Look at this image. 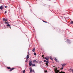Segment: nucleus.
Here are the masks:
<instances>
[{"label":"nucleus","instance_id":"nucleus-1","mask_svg":"<svg viewBox=\"0 0 73 73\" xmlns=\"http://www.w3.org/2000/svg\"><path fill=\"white\" fill-rule=\"evenodd\" d=\"M54 71L55 72V73H58L60 72V71L57 70V68H56L54 69Z\"/></svg>","mask_w":73,"mask_h":73},{"label":"nucleus","instance_id":"nucleus-2","mask_svg":"<svg viewBox=\"0 0 73 73\" xmlns=\"http://www.w3.org/2000/svg\"><path fill=\"white\" fill-rule=\"evenodd\" d=\"M44 62H46V65L48 66V63L49 62H48V61H47L46 60H44Z\"/></svg>","mask_w":73,"mask_h":73},{"label":"nucleus","instance_id":"nucleus-3","mask_svg":"<svg viewBox=\"0 0 73 73\" xmlns=\"http://www.w3.org/2000/svg\"><path fill=\"white\" fill-rule=\"evenodd\" d=\"M32 60H30L29 61V66H32Z\"/></svg>","mask_w":73,"mask_h":73},{"label":"nucleus","instance_id":"nucleus-4","mask_svg":"<svg viewBox=\"0 0 73 73\" xmlns=\"http://www.w3.org/2000/svg\"><path fill=\"white\" fill-rule=\"evenodd\" d=\"M3 21H8L7 19H5V18H4L3 19Z\"/></svg>","mask_w":73,"mask_h":73},{"label":"nucleus","instance_id":"nucleus-5","mask_svg":"<svg viewBox=\"0 0 73 73\" xmlns=\"http://www.w3.org/2000/svg\"><path fill=\"white\" fill-rule=\"evenodd\" d=\"M54 60H55L56 62H58V61L57 59H56V58H54Z\"/></svg>","mask_w":73,"mask_h":73},{"label":"nucleus","instance_id":"nucleus-6","mask_svg":"<svg viewBox=\"0 0 73 73\" xmlns=\"http://www.w3.org/2000/svg\"><path fill=\"white\" fill-rule=\"evenodd\" d=\"M5 23L6 24H9V22L8 21H5Z\"/></svg>","mask_w":73,"mask_h":73},{"label":"nucleus","instance_id":"nucleus-7","mask_svg":"<svg viewBox=\"0 0 73 73\" xmlns=\"http://www.w3.org/2000/svg\"><path fill=\"white\" fill-rule=\"evenodd\" d=\"M33 62H36V63H38V61H37L36 60H33Z\"/></svg>","mask_w":73,"mask_h":73},{"label":"nucleus","instance_id":"nucleus-8","mask_svg":"<svg viewBox=\"0 0 73 73\" xmlns=\"http://www.w3.org/2000/svg\"><path fill=\"white\" fill-rule=\"evenodd\" d=\"M3 9V7L1 6L0 7V9H1V10H2Z\"/></svg>","mask_w":73,"mask_h":73},{"label":"nucleus","instance_id":"nucleus-9","mask_svg":"<svg viewBox=\"0 0 73 73\" xmlns=\"http://www.w3.org/2000/svg\"><path fill=\"white\" fill-rule=\"evenodd\" d=\"M44 58L47 61H48L49 60V59L45 57Z\"/></svg>","mask_w":73,"mask_h":73},{"label":"nucleus","instance_id":"nucleus-10","mask_svg":"<svg viewBox=\"0 0 73 73\" xmlns=\"http://www.w3.org/2000/svg\"><path fill=\"white\" fill-rule=\"evenodd\" d=\"M29 58V55H27V59H28V58Z\"/></svg>","mask_w":73,"mask_h":73},{"label":"nucleus","instance_id":"nucleus-11","mask_svg":"<svg viewBox=\"0 0 73 73\" xmlns=\"http://www.w3.org/2000/svg\"><path fill=\"white\" fill-rule=\"evenodd\" d=\"M29 69L30 70V73H31L32 72V68H30Z\"/></svg>","mask_w":73,"mask_h":73},{"label":"nucleus","instance_id":"nucleus-12","mask_svg":"<svg viewBox=\"0 0 73 73\" xmlns=\"http://www.w3.org/2000/svg\"><path fill=\"white\" fill-rule=\"evenodd\" d=\"M32 51L33 52H35V48H34V49H33Z\"/></svg>","mask_w":73,"mask_h":73},{"label":"nucleus","instance_id":"nucleus-13","mask_svg":"<svg viewBox=\"0 0 73 73\" xmlns=\"http://www.w3.org/2000/svg\"><path fill=\"white\" fill-rule=\"evenodd\" d=\"M15 69V68H13L10 70V71H12L13 70Z\"/></svg>","mask_w":73,"mask_h":73},{"label":"nucleus","instance_id":"nucleus-14","mask_svg":"<svg viewBox=\"0 0 73 73\" xmlns=\"http://www.w3.org/2000/svg\"><path fill=\"white\" fill-rule=\"evenodd\" d=\"M66 64H63L62 66H65V65H66Z\"/></svg>","mask_w":73,"mask_h":73},{"label":"nucleus","instance_id":"nucleus-15","mask_svg":"<svg viewBox=\"0 0 73 73\" xmlns=\"http://www.w3.org/2000/svg\"><path fill=\"white\" fill-rule=\"evenodd\" d=\"M32 65V66H35V64H33Z\"/></svg>","mask_w":73,"mask_h":73},{"label":"nucleus","instance_id":"nucleus-16","mask_svg":"<svg viewBox=\"0 0 73 73\" xmlns=\"http://www.w3.org/2000/svg\"><path fill=\"white\" fill-rule=\"evenodd\" d=\"M7 68L8 69H11V68L10 67H8Z\"/></svg>","mask_w":73,"mask_h":73},{"label":"nucleus","instance_id":"nucleus-17","mask_svg":"<svg viewBox=\"0 0 73 73\" xmlns=\"http://www.w3.org/2000/svg\"><path fill=\"white\" fill-rule=\"evenodd\" d=\"M25 72V70H24L23 71V73H24Z\"/></svg>","mask_w":73,"mask_h":73},{"label":"nucleus","instance_id":"nucleus-18","mask_svg":"<svg viewBox=\"0 0 73 73\" xmlns=\"http://www.w3.org/2000/svg\"><path fill=\"white\" fill-rule=\"evenodd\" d=\"M59 73H65L64 72L61 71V72H60Z\"/></svg>","mask_w":73,"mask_h":73},{"label":"nucleus","instance_id":"nucleus-19","mask_svg":"<svg viewBox=\"0 0 73 73\" xmlns=\"http://www.w3.org/2000/svg\"><path fill=\"white\" fill-rule=\"evenodd\" d=\"M7 27H9L10 26V25L9 24H8L7 25Z\"/></svg>","mask_w":73,"mask_h":73},{"label":"nucleus","instance_id":"nucleus-20","mask_svg":"<svg viewBox=\"0 0 73 73\" xmlns=\"http://www.w3.org/2000/svg\"><path fill=\"white\" fill-rule=\"evenodd\" d=\"M50 59H51V60H52L53 59V58H52V57L51 56H50Z\"/></svg>","mask_w":73,"mask_h":73},{"label":"nucleus","instance_id":"nucleus-21","mask_svg":"<svg viewBox=\"0 0 73 73\" xmlns=\"http://www.w3.org/2000/svg\"><path fill=\"white\" fill-rule=\"evenodd\" d=\"M34 55H35V56H36V53L34 52Z\"/></svg>","mask_w":73,"mask_h":73},{"label":"nucleus","instance_id":"nucleus-22","mask_svg":"<svg viewBox=\"0 0 73 73\" xmlns=\"http://www.w3.org/2000/svg\"><path fill=\"white\" fill-rule=\"evenodd\" d=\"M26 63L27 62H28V60L27 59H26L25 61Z\"/></svg>","mask_w":73,"mask_h":73},{"label":"nucleus","instance_id":"nucleus-23","mask_svg":"<svg viewBox=\"0 0 73 73\" xmlns=\"http://www.w3.org/2000/svg\"><path fill=\"white\" fill-rule=\"evenodd\" d=\"M62 67L61 68V69H63V68H64V67L63 66H62Z\"/></svg>","mask_w":73,"mask_h":73},{"label":"nucleus","instance_id":"nucleus-24","mask_svg":"<svg viewBox=\"0 0 73 73\" xmlns=\"http://www.w3.org/2000/svg\"><path fill=\"white\" fill-rule=\"evenodd\" d=\"M70 23L71 24H73V21H71Z\"/></svg>","mask_w":73,"mask_h":73},{"label":"nucleus","instance_id":"nucleus-25","mask_svg":"<svg viewBox=\"0 0 73 73\" xmlns=\"http://www.w3.org/2000/svg\"><path fill=\"white\" fill-rule=\"evenodd\" d=\"M67 41H69V40L68 39H67Z\"/></svg>","mask_w":73,"mask_h":73},{"label":"nucleus","instance_id":"nucleus-26","mask_svg":"<svg viewBox=\"0 0 73 73\" xmlns=\"http://www.w3.org/2000/svg\"><path fill=\"white\" fill-rule=\"evenodd\" d=\"M32 72H35V70H33Z\"/></svg>","mask_w":73,"mask_h":73},{"label":"nucleus","instance_id":"nucleus-27","mask_svg":"<svg viewBox=\"0 0 73 73\" xmlns=\"http://www.w3.org/2000/svg\"><path fill=\"white\" fill-rule=\"evenodd\" d=\"M45 73H46V72H47V71L46 70V71H45Z\"/></svg>","mask_w":73,"mask_h":73},{"label":"nucleus","instance_id":"nucleus-28","mask_svg":"<svg viewBox=\"0 0 73 73\" xmlns=\"http://www.w3.org/2000/svg\"><path fill=\"white\" fill-rule=\"evenodd\" d=\"M5 13H7V11H5Z\"/></svg>","mask_w":73,"mask_h":73},{"label":"nucleus","instance_id":"nucleus-29","mask_svg":"<svg viewBox=\"0 0 73 73\" xmlns=\"http://www.w3.org/2000/svg\"><path fill=\"white\" fill-rule=\"evenodd\" d=\"M42 57H44V55H42Z\"/></svg>","mask_w":73,"mask_h":73},{"label":"nucleus","instance_id":"nucleus-30","mask_svg":"<svg viewBox=\"0 0 73 73\" xmlns=\"http://www.w3.org/2000/svg\"><path fill=\"white\" fill-rule=\"evenodd\" d=\"M43 22H44V23H46V22L45 21H43Z\"/></svg>","mask_w":73,"mask_h":73},{"label":"nucleus","instance_id":"nucleus-31","mask_svg":"<svg viewBox=\"0 0 73 73\" xmlns=\"http://www.w3.org/2000/svg\"><path fill=\"white\" fill-rule=\"evenodd\" d=\"M7 6H5V8H7Z\"/></svg>","mask_w":73,"mask_h":73},{"label":"nucleus","instance_id":"nucleus-32","mask_svg":"<svg viewBox=\"0 0 73 73\" xmlns=\"http://www.w3.org/2000/svg\"><path fill=\"white\" fill-rule=\"evenodd\" d=\"M9 28H11V26L9 27Z\"/></svg>","mask_w":73,"mask_h":73},{"label":"nucleus","instance_id":"nucleus-33","mask_svg":"<svg viewBox=\"0 0 73 73\" xmlns=\"http://www.w3.org/2000/svg\"><path fill=\"white\" fill-rule=\"evenodd\" d=\"M46 23H47V22H46Z\"/></svg>","mask_w":73,"mask_h":73},{"label":"nucleus","instance_id":"nucleus-34","mask_svg":"<svg viewBox=\"0 0 73 73\" xmlns=\"http://www.w3.org/2000/svg\"><path fill=\"white\" fill-rule=\"evenodd\" d=\"M53 67H54V66Z\"/></svg>","mask_w":73,"mask_h":73},{"label":"nucleus","instance_id":"nucleus-35","mask_svg":"<svg viewBox=\"0 0 73 73\" xmlns=\"http://www.w3.org/2000/svg\"><path fill=\"white\" fill-rule=\"evenodd\" d=\"M70 70H71V69H70Z\"/></svg>","mask_w":73,"mask_h":73},{"label":"nucleus","instance_id":"nucleus-36","mask_svg":"<svg viewBox=\"0 0 73 73\" xmlns=\"http://www.w3.org/2000/svg\"><path fill=\"white\" fill-rule=\"evenodd\" d=\"M28 53H29V52H28Z\"/></svg>","mask_w":73,"mask_h":73}]
</instances>
